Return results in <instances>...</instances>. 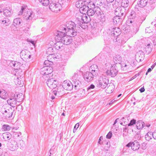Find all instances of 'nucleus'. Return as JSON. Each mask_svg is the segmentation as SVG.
I'll use <instances>...</instances> for the list:
<instances>
[{"label": "nucleus", "mask_w": 156, "mask_h": 156, "mask_svg": "<svg viewBox=\"0 0 156 156\" xmlns=\"http://www.w3.org/2000/svg\"><path fill=\"white\" fill-rule=\"evenodd\" d=\"M54 35L56 36L55 39L56 41H60L62 42L64 45L69 44L72 42V37L60 31H56L54 33Z\"/></svg>", "instance_id": "nucleus-1"}, {"label": "nucleus", "mask_w": 156, "mask_h": 156, "mask_svg": "<svg viewBox=\"0 0 156 156\" xmlns=\"http://www.w3.org/2000/svg\"><path fill=\"white\" fill-rule=\"evenodd\" d=\"M27 6L25 5L21 7V10L18 13V15H21L23 13L24 17L26 20H31L34 16L33 12L30 9L27 10Z\"/></svg>", "instance_id": "nucleus-2"}, {"label": "nucleus", "mask_w": 156, "mask_h": 156, "mask_svg": "<svg viewBox=\"0 0 156 156\" xmlns=\"http://www.w3.org/2000/svg\"><path fill=\"white\" fill-rule=\"evenodd\" d=\"M145 17L144 15H141L138 17H136L135 19V22L132 24V26L134 27L133 31L135 34L139 30V28L143 21L145 19Z\"/></svg>", "instance_id": "nucleus-3"}, {"label": "nucleus", "mask_w": 156, "mask_h": 156, "mask_svg": "<svg viewBox=\"0 0 156 156\" xmlns=\"http://www.w3.org/2000/svg\"><path fill=\"white\" fill-rule=\"evenodd\" d=\"M106 66L110 65L111 67L109 69H107L106 71L107 75L111 77H115L117 75L118 73V70L117 69V66L115 64H113L112 66L109 63H106Z\"/></svg>", "instance_id": "nucleus-4"}, {"label": "nucleus", "mask_w": 156, "mask_h": 156, "mask_svg": "<svg viewBox=\"0 0 156 156\" xmlns=\"http://www.w3.org/2000/svg\"><path fill=\"white\" fill-rule=\"evenodd\" d=\"M98 81V83L97 84L98 86L105 89L108 84L109 80L105 76H101L99 78Z\"/></svg>", "instance_id": "nucleus-5"}, {"label": "nucleus", "mask_w": 156, "mask_h": 156, "mask_svg": "<svg viewBox=\"0 0 156 156\" xmlns=\"http://www.w3.org/2000/svg\"><path fill=\"white\" fill-rule=\"evenodd\" d=\"M127 12L126 9L124 7H119L115 10V14L116 15L119 16L124 19Z\"/></svg>", "instance_id": "nucleus-6"}, {"label": "nucleus", "mask_w": 156, "mask_h": 156, "mask_svg": "<svg viewBox=\"0 0 156 156\" xmlns=\"http://www.w3.org/2000/svg\"><path fill=\"white\" fill-rule=\"evenodd\" d=\"M61 5L58 2H52L50 3L49 8L52 12H57L61 9Z\"/></svg>", "instance_id": "nucleus-7"}, {"label": "nucleus", "mask_w": 156, "mask_h": 156, "mask_svg": "<svg viewBox=\"0 0 156 156\" xmlns=\"http://www.w3.org/2000/svg\"><path fill=\"white\" fill-rule=\"evenodd\" d=\"M53 72V69L51 67H44L41 69L40 73L43 75H47L51 74Z\"/></svg>", "instance_id": "nucleus-8"}, {"label": "nucleus", "mask_w": 156, "mask_h": 156, "mask_svg": "<svg viewBox=\"0 0 156 156\" xmlns=\"http://www.w3.org/2000/svg\"><path fill=\"white\" fill-rule=\"evenodd\" d=\"M136 17V12L134 11H131L129 14V18L127 21V23L131 24L130 26H132V24L134 23Z\"/></svg>", "instance_id": "nucleus-9"}, {"label": "nucleus", "mask_w": 156, "mask_h": 156, "mask_svg": "<svg viewBox=\"0 0 156 156\" xmlns=\"http://www.w3.org/2000/svg\"><path fill=\"white\" fill-rule=\"evenodd\" d=\"M57 83L58 82L54 80L53 78L49 79L47 82V84L48 86L51 89L56 88L57 87Z\"/></svg>", "instance_id": "nucleus-10"}, {"label": "nucleus", "mask_w": 156, "mask_h": 156, "mask_svg": "<svg viewBox=\"0 0 156 156\" xmlns=\"http://www.w3.org/2000/svg\"><path fill=\"white\" fill-rule=\"evenodd\" d=\"M109 30L111 31L110 33L111 35L114 37H118L121 34L120 29L118 27H111Z\"/></svg>", "instance_id": "nucleus-11"}, {"label": "nucleus", "mask_w": 156, "mask_h": 156, "mask_svg": "<svg viewBox=\"0 0 156 156\" xmlns=\"http://www.w3.org/2000/svg\"><path fill=\"white\" fill-rule=\"evenodd\" d=\"M91 72H87L83 75L84 80L88 82H89L92 80L94 77V76Z\"/></svg>", "instance_id": "nucleus-12"}, {"label": "nucleus", "mask_w": 156, "mask_h": 156, "mask_svg": "<svg viewBox=\"0 0 156 156\" xmlns=\"http://www.w3.org/2000/svg\"><path fill=\"white\" fill-rule=\"evenodd\" d=\"M66 26L67 28V32H69L70 30L75 29L76 28V26L75 23L72 21L67 22Z\"/></svg>", "instance_id": "nucleus-13"}, {"label": "nucleus", "mask_w": 156, "mask_h": 156, "mask_svg": "<svg viewBox=\"0 0 156 156\" xmlns=\"http://www.w3.org/2000/svg\"><path fill=\"white\" fill-rule=\"evenodd\" d=\"M80 17L81 18V15H78V16L76 17V22L83 29H84L87 28L88 27L87 25L84 24L82 19H80Z\"/></svg>", "instance_id": "nucleus-14"}, {"label": "nucleus", "mask_w": 156, "mask_h": 156, "mask_svg": "<svg viewBox=\"0 0 156 156\" xmlns=\"http://www.w3.org/2000/svg\"><path fill=\"white\" fill-rule=\"evenodd\" d=\"M73 87L74 86V88L76 90L79 89L80 85H81V82L79 80L75 79V77L73 76L72 78Z\"/></svg>", "instance_id": "nucleus-15"}, {"label": "nucleus", "mask_w": 156, "mask_h": 156, "mask_svg": "<svg viewBox=\"0 0 156 156\" xmlns=\"http://www.w3.org/2000/svg\"><path fill=\"white\" fill-rule=\"evenodd\" d=\"M124 19L120 16H119L116 15L113 19V22L114 24L115 25H120L121 24L123 20Z\"/></svg>", "instance_id": "nucleus-16"}, {"label": "nucleus", "mask_w": 156, "mask_h": 156, "mask_svg": "<svg viewBox=\"0 0 156 156\" xmlns=\"http://www.w3.org/2000/svg\"><path fill=\"white\" fill-rule=\"evenodd\" d=\"M9 145L8 146L9 149L12 151H14L16 150L18 147V144L16 142L13 141H12V143L10 142L9 144L8 143Z\"/></svg>", "instance_id": "nucleus-17"}, {"label": "nucleus", "mask_w": 156, "mask_h": 156, "mask_svg": "<svg viewBox=\"0 0 156 156\" xmlns=\"http://www.w3.org/2000/svg\"><path fill=\"white\" fill-rule=\"evenodd\" d=\"M63 86L64 88V89L68 90H70L73 88V83L70 81L68 82L64 81L63 83Z\"/></svg>", "instance_id": "nucleus-18"}, {"label": "nucleus", "mask_w": 156, "mask_h": 156, "mask_svg": "<svg viewBox=\"0 0 156 156\" xmlns=\"http://www.w3.org/2000/svg\"><path fill=\"white\" fill-rule=\"evenodd\" d=\"M89 69L91 72V73H93L92 74L94 76H96L98 75V66L94 64L92 65Z\"/></svg>", "instance_id": "nucleus-19"}, {"label": "nucleus", "mask_w": 156, "mask_h": 156, "mask_svg": "<svg viewBox=\"0 0 156 156\" xmlns=\"http://www.w3.org/2000/svg\"><path fill=\"white\" fill-rule=\"evenodd\" d=\"M144 53L141 51H138L136 55V58L137 61H141L144 59Z\"/></svg>", "instance_id": "nucleus-20"}, {"label": "nucleus", "mask_w": 156, "mask_h": 156, "mask_svg": "<svg viewBox=\"0 0 156 156\" xmlns=\"http://www.w3.org/2000/svg\"><path fill=\"white\" fill-rule=\"evenodd\" d=\"M57 42L55 43L54 45V47L55 49L58 50H62L64 49V47L63 46L64 44L61 41H56Z\"/></svg>", "instance_id": "nucleus-21"}, {"label": "nucleus", "mask_w": 156, "mask_h": 156, "mask_svg": "<svg viewBox=\"0 0 156 156\" xmlns=\"http://www.w3.org/2000/svg\"><path fill=\"white\" fill-rule=\"evenodd\" d=\"M8 103L13 107H15V105L17 104V101L16 98L14 96H12L7 101Z\"/></svg>", "instance_id": "nucleus-22"}, {"label": "nucleus", "mask_w": 156, "mask_h": 156, "mask_svg": "<svg viewBox=\"0 0 156 156\" xmlns=\"http://www.w3.org/2000/svg\"><path fill=\"white\" fill-rule=\"evenodd\" d=\"M81 18L80 17V19H82L84 25H86L90 21V17L87 16L85 13L81 15Z\"/></svg>", "instance_id": "nucleus-23"}, {"label": "nucleus", "mask_w": 156, "mask_h": 156, "mask_svg": "<svg viewBox=\"0 0 156 156\" xmlns=\"http://www.w3.org/2000/svg\"><path fill=\"white\" fill-rule=\"evenodd\" d=\"M13 12L12 9L10 8H6L4 10L3 15L6 17H9L12 14Z\"/></svg>", "instance_id": "nucleus-24"}, {"label": "nucleus", "mask_w": 156, "mask_h": 156, "mask_svg": "<svg viewBox=\"0 0 156 156\" xmlns=\"http://www.w3.org/2000/svg\"><path fill=\"white\" fill-rule=\"evenodd\" d=\"M14 96L16 98L18 102L22 101L24 98V95L23 94L21 93L17 94L16 93L14 94Z\"/></svg>", "instance_id": "nucleus-25"}, {"label": "nucleus", "mask_w": 156, "mask_h": 156, "mask_svg": "<svg viewBox=\"0 0 156 156\" xmlns=\"http://www.w3.org/2000/svg\"><path fill=\"white\" fill-rule=\"evenodd\" d=\"M30 52L27 50H23L20 53V56L23 59V58L27 59L28 54Z\"/></svg>", "instance_id": "nucleus-26"}, {"label": "nucleus", "mask_w": 156, "mask_h": 156, "mask_svg": "<svg viewBox=\"0 0 156 156\" xmlns=\"http://www.w3.org/2000/svg\"><path fill=\"white\" fill-rule=\"evenodd\" d=\"M140 147V144L137 141H135L132 142V149L133 151L138 150Z\"/></svg>", "instance_id": "nucleus-27"}, {"label": "nucleus", "mask_w": 156, "mask_h": 156, "mask_svg": "<svg viewBox=\"0 0 156 156\" xmlns=\"http://www.w3.org/2000/svg\"><path fill=\"white\" fill-rule=\"evenodd\" d=\"M120 124L123 126H126L128 125L129 120L127 117H123L120 120Z\"/></svg>", "instance_id": "nucleus-28"}, {"label": "nucleus", "mask_w": 156, "mask_h": 156, "mask_svg": "<svg viewBox=\"0 0 156 156\" xmlns=\"http://www.w3.org/2000/svg\"><path fill=\"white\" fill-rule=\"evenodd\" d=\"M148 2V0H140L137 2L138 5L140 7L143 8L146 6Z\"/></svg>", "instance_id": "nucleus-29"}, {"label": "nucleus", "mask_w": 156, "mask_h": 156, "mask_svg": "<svg viewBox=\"0 0 156 156\" xmlns=\"http://www.w3.org/2000/svg\"><path fill=\"white\" fill-rule=\"evenodd\" d=\"M8 94L6 91L3 89L0 90V97L2 98L5 99L7 97Z\"/></svg>", "instance_id": "nucleus-30"}, {"label": "nucleus", "mask_w": 156, "mask_h": 156, "mask_svg": "<svg viewBox=\"0 0 156 156\" xmlns=\"http://www.w3.org/2000/svg\"><path fill=\"white\" fill-rule=\"evenodd\" d=\"M0 22L1 23L4 24L5 26H8L10 23L9 19L7 18H4L1 20Z\"/></svg>", "instance_id": "nucleus-31"}, {"label": "nucleus", "mask_w": 156, "mask_h": 156, "mask_svg": "<svg viewBox=\"0 0 156 156\" xmlns=\"http://www.w3.org/2000/svg\"><path fill=\"white\" fill-rule=\"evenodd\" d=\"M144 123L141 120L138 121L136 123V126L138 129H142L144 127Z\"/></svg>", "instance_id": "nucleus-32"}, {"label": "nucleus", "mask_w": 156, "mask_h": 156, "mask_svg": "<svg viewBox=\"0 0 156 156\" xmlns=\"http://www.w3.org/2000/svg\"><path fill=\"white\" fill-rule=\"evenodd\" d=\"M2 136L3 138L5 140H9L12 137L11 134L8 132L3 133Z\"/></svg>", "instance_id": "nucleus-33"}, {"label": "nucleus", "mask_w": 156, "mask_h": 156, "mask_svg": "<svg viewBox=\"0 0 156 156\" xmlns=\"http://www.w3.org/2000/svg\"><path fill=\"white\" fill-rule=\"evenodd\" d=\"M122 60L121 56L119 55H116L113 58V61L115 63H120Z\"/></svg>", "instance_id": "nucleus-34"}, {"label": "nucleus", "mask_w": 156, "mask_h": 156, "mask_svg": "<svg viewBox=\"0 0 156 156\" xmlns=\"http://www.w3.org/2000/svg\"><path fill=\"white\" fill-rule=\"evenodd\" d=\"M78 96L79 97H82L86 96V92L84 89L80 90L77 93Z\"/></svg>", "instance_id": "nucleus-35"}, {"label": "nucleus", "mask_w": 156, "mask_h": 156, "mask_svg": "<svg viewBox=\"0 0 156 156\" xmlns=\"http://www.w3.org/2000/svg\"><path fill=\"white\" fill-rule=\"evenodd\" d=\"M83 5H84L83 1L82 0L76 1L75 4L76 6L78 8H80V9L83 7Z\"/></svg>", "instance_id": "nucleus-36"}, {"label": "nucleus", "mask_w": 156, "mask_h": 156, "mask_svg": "<svg viewBox=\"0 0 156 156\" xmlns=\"http://www.w3.org/2000/svg\"><path fill=\"white\" fill-rule=\"evenodd\" d=\"M94 14L99 16L101 14V13H103V11H102L100 8L98 7H96L94 8Z\"/></svg>", "instance_id": "nucleus-37"}, {"label": "nucleus", "mask_w": 156, "mask_h": 156, "mask_svg": "<svg viewBox=\"0 0 156 156\" xmlns=\"http://www.w3.org/2000/svg\"><path fill=\"white\" fill-rule=\"evenodd\" d=\"M52 54L53 55H52L51 54V55H50V54L48 55L47 56L48 59L51 60V61L52 60H52L53 59L55 60V59L59 58L58 57V55L57 56L56 54Z\"/></svg>", "instance_id": "nucleus-38"}, {"label": "nucleus", "mask_w": 156, "mask_h": 156, "mask_svg": "<svg viewBox=\"0 0 156 156\" xmlns=\"http://www.w3.org/2000/svg\"><path fill=\"white\" fill-rule=\"evenodd\" d=\"M76 31L77 30L75 29L69 31L67 34H68L69 36H70V37H73L76 35Z\"/></svg>", "instance_id": "nucleus-39"}, {"label": "nucleus", "mask_w": 156, "mask_h": 156, "mask_svg": "<svg viewBox=\"0 0 156 156\" xmlns=\"http://www.w3.org/2000/svg\"><path fill=\"white\" fill-rule=\"evenodd\" d=\"M129 5V1L128 0H122L121 5L122 7L126 8Z\"/></svg>", "instance_id": "nucleus-40"}, {"label": "nucleus", "mask_w": 156, "mask_h": 156, "mask_svg": "<svg viewBox=\"0 0 156 156\" xmlns=\"http://www.w3.org/2000/svg\"><path fill=\"white\" fill-rule=\"evenodd\" d=\"M53 63L51 61H50L49 59L45 60L44 63V67H51V66L52 65Z\"/></svg>", "instance_id": "nucleus-41"}, {"label": "nucleus", "mask_w": 156, "mask_h": 156, "mask_svg": "<svg viewBox=\"0 0 156 156\" xmlns=\"http://www.w3.org/2000/svg\"><path fill=\"white\" fill-rule=\"evenodd\" d=\"M57 91L58 93H60L61 94H63V91L64 88L63 85H59L58 87L57 86Z\"/></svg>", "instance_id": "nucleus-42"}, {"label": "nucleus", "mask_w": 156, "mask_h": 156, "mask_svg": "<svg viewBox=\"0 0 156 156\" xmlns=\"http://www.w3.org/2000/svg\"><path fill=\"white\" fill-rule=\"evenodd\" d=\"M152 137H153L152 134L151 132H148L145 136V139L148 141H149L151 140Z\"/></svg>", "instance_id": "nucleus-43"}, {"label": "nucleus", "mask_w": 156, "mask_h": 156, "mask_svg": "<svg viewBox=\"0 0 156 156\" xmlns=\"http://www.w3.org/2000/svg\"><path fill=\"white\" fill-rule=\"evenodd\" d=\"M86 13L88 16H92L94 14V10L92 9H89L86 12Z\"/></svg>", "instance_id": "nucleus-44"}, {"label": "nucleus", "mask_w": 156, "mask_h": 156, "mask_svg": "<svg viewBox=\"0 0 156 156\" xmlns=\"http://www.w3.org/2000/svg\"><path fill=\"white\" fill-rule=\"evenodd\" d=\"M40 2L43 6H48L49 3V0H39Z\"/></svg>", "instance_id": "nucleus-45"}, {"label": "nucleus", "mask_w": 156, "mask_h": 156, "mask_svg": "<svg viewBox=\"0 0 156 156\" xmlns=\"http://www.w3.org/2000/svg\"><path fill=\"white\" fill-rule=\"evenodd\" d=\"M88 9H89L88 6L86 5H83V7L80 9V11H82V12H86Z\"/></svg>", "instance_id": "nucleus-46"}, {"label": "nucleus", "mask_w": 156, "mask_h": 156, "mask_svg": "<svg viewBox=\"0 0 156 156\" xmlns=\"http://www.w3.org/2000/svg\"><path fill=\"white\" fill-rule=\"evenodd\" d=\"M83 4L84 5H86L87 6L88 5H93L94 6H95V5L91 1V0H84L83 1Z\"/></svg>", "instance_id": "nucleus-47"}, {"label": "nucleus", "mask_w": 156, "mask_h": 156, "mask_svg": "<svg viewBox=\"0 0 156 156\" xmlns=\"http://www.w3.org/2000/svg\"><path fill=\"white\" fill-rule=\"evenodd\" d=\"M21 19L20 18L15 19L13 21V23L14 25H20L21 23Z\"/></svg>", "instance_id": "nucleus-48"}, {"label": "nucleus", "mask_w": 156, "mask_h": 156, "mask_svg": "<svg viewBox=\"0 0 156 156\" xmlns=\"http://www.w3.org/2000/svg\"><path fill=\"white\" fill-rule=\"evenodd\" d=\"M54 48L52 47H49L48 48L46 51V53L48 55L49 54H52V55H53L52 54H54L55 53L54 52Z\"/></svg>", "instance_id": "nucleus-49"}, {"label": "nucleus", "mask_w": 156, "mask_h": 156, "mask_svg": "<svg viewBox=\"0 0 156 156\" xmlns=\"http://www.w3.org/2000/svg\"><path fill=\"white\" fill-rule=\"evenodd\" d=\"M11 127L8 125H4L3 126L2 129L4 130L5 131H8L10 130Z\"/></svg>", "instance_id": "nucleus-50"}, {"label": "nucleus", "mask_w": 156, "mask_h": 156, "mask_svg": "<svg viewBox=\"0 0 156 156\" xmlns=\"http://www.w3.org/2000/svg\"><path fill=\"white\" fill-rule=\"evenodd\" d=\"M112 88H113L112 84V85L111 86H109V87H108L106 89V90L107 92V93H111L112 92L113 89H111Z\"/></svg>", "instance_id": "nucleus-51"}, {"label": "nucleus", "mask_w": 156, "mask_h": 156, "mask_svg": "<svg viewBox=\"0 0 156 156\" xmlns=\"http://www.w3.org/2000/svg\"><path fill=\"white\" fill-rule=\"evenodd\" d=\"M60 30H62L61 32H63L65 34V33L66 34L68 33L66 27H64L63 26H61L60 27Z\"/></svg>", "instance_id": "nucleus-52"}, {"label": "nucleus", "mask_w": 156, "mask_h": 156, "mask_svg": "<svg viewBox=\"0 0 156 156\" xmlns=\"http://www.w3.org/2000/svg\"><path fill=\"white\" fill-rule=\"evenodd\" d=\"M136 123V120L134 119H132L131 120L130 123H128V126H132L133 125L135 124Z\"/></svg>", "instance_id": "nucleus-53"}, {"label": "nucleus", "mask_w": 156, "mask_h": 156, "mask_svg": "<svg viewBox=\"0 0 156 156\" xmlns=\"http://www.w3.org/2000/svg\"><path fill=\"white\" fill-rule=\"evenodd\" d=\"M8 111L9 112L8 113V114L6 115V116L8 118H10L12 117L13 112H10L9 110H8Z\"/></svg>", "instance_id": "nucleus-54"}, {"label": "nucleus", "mask_w": 156, "mask_h": 156, "mask_svg": "<svg viewBox=\"0 0 156 156\" xmlns=\"http://www.w3.org/2000/svg\"><path fill=\"white\" fill-rule=\"evenodd\" d=\"M121 67L123 69H127L128 68H127V67L128 66H127V65L126 64L123 63H121Z\"/></svg>", "instance_id": "nucleus-55"}, {"label": "nucleus", "mask_w": 156, "mask_h": 156, "mask_svg": "<svg viewBox=\"0 0 156 156\" xmlns=\"http://www.w3.org/2000/svg\"><path fill=\"white\" fill-rule=\"evenodd\" d=\"M16 65H17V64H16V62L13 61H12L10 63V65L11 67H15V66Z\"/></svg>", "instance_id": "nucleus-56"}, {"label": "nucleus", "mask_w": 156, "mask_h": 156, "mask_svg": "<svg viewBox=\"0 0 156 156\" xmlns=\"http://www.w3.org/2000/svg\"><path fill=\"white\" fill-rule=\"evenodd\" d=\"M94 85L93 84H92L87 88V91H90L91 90V89H94Z\"/></svg>", "instance_id": "nucleus-57"}, {"label": "nucleus", "mask_w": 156, "mask_h": 156, "mask_svg": "<svg viewBox=\"0 0 156 156\" xmlns=\"http://www.w3.org/2000/svg\"><path fill=\"white\" fill-rule=\"evenodd\" d=\"M104 3V0H98L97 2V4L99 6H101L103 5Z\"/></svg>", "instance_id": "nucleus-58"}, {"label": "nucleus", "mask_w": 156, "mask_h": 156, "mask_svg": "<svg viewBox=\"0 0 156 156\" xmlns=\"http://www.w3.org/2000/svg\"><path fill=\"white\" fill-rule=\"evenodd\" d=\"M112 136V133L111 131H110L108 132V133L106 135V138L108 139H110Z\"/></svg>", "instance_id": "nucleus-59"}, {"label": "nucleus", "mask_w": 156, "mask_h": 156, "mask_svg": "<svg viewBox=\"0 0 156 156\" xmlns=\"http://www.w3.org/2000/svg\"><path fill=\"white\" fill-rule=\"evenodd\" d=\"M118 2H116V1H115V2H114L113 4H112V6H113V8L114 9L115 8V9L118 8Z\"/></svg>", "instance_id": "nucleus-60"}, {"label": "nucleus", "mask_w": 156, "mask_h": 156, "mask_svg": "<svg viewBox=\"0 0 156 156\" xmlns=\"http://www.w3.org/2000/svg\"><path fill=\"white\" fill-rule=\"evenodd\" d=\"M100 15L101 16V18L102 21H105V14L103 13H101V14H100Z\"/></svg>", "instance_id": "nucleus-61"}, {"label": "nucleus", "mask_w": 156, "mask_h": 156, "mask_svg": "<svg viewBox=\"0 0 156 156\" xmlns=\"http://www.w3.org/2000/svg\"><path fill=\"white\" fill-rule=\"evenodd\" d=\"M79 123H76L75 125V126L74 127V129H73V132L74 133L76 131V129H77L79 127Z\"/></svg>", "instance_id": "nucleus-62"}, {"label": "nucleus", "mask_w": 156, "mask_h": 156, "mask_svg": "<svg viewBox=\"0 0 156 156\" xmlns=\"http://www.w3.org/2000/svg\"><path fill=\"white\" fill-rule=\"evenodd\" d=\"M152 32V30L150 29V27H147L145 29V32L146 33H150L151 32Z\"/></svg>", "instance_id": "nucleus-63"}, {"label": "nucleus", "mask_w": 156, "mask_h": 156, "mask_svg": "<svg viewBox=\"0 0 156 156\" xmlns=\"http://www.w3.org/2000/svg\"><path fill=\"white\" fill-rule=\"evenodd\" d=\"M152 137L154 139L156 140V130L152 133Z\"/></svg>", "instance_id": "nucleus-64"}]
</instances>
